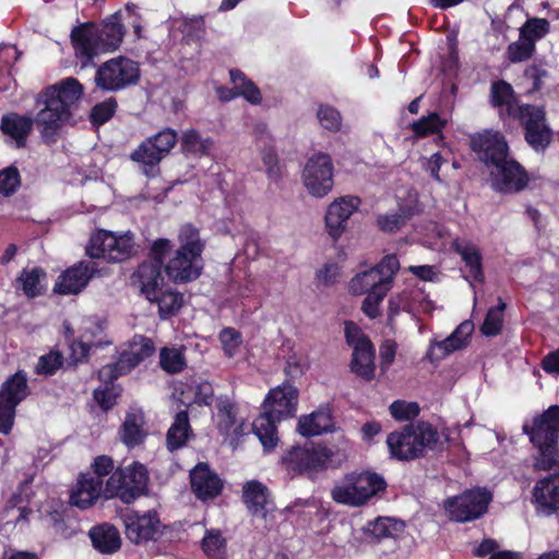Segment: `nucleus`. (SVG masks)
Masks as SVG:
<instances>
[{
  "label": "nucleus",
  "instance_id": "f257e3e1",
  "mask_svg": "<svg viewBox=\"0 0 559 559\" xmlns=\"http://www.w3.org/2000/svg\"><path fill=\"white\" fill-rule=\"evenodd\" d=\"M177 240V248L168 238L152 241L147 259L134 273L141 293L150 302L157 304L162 320L176 316L183 306V294L170 288L163 290L162 271L171 283L181 285L197 281L204 269L202 254L206 242L200 229L192 223H186L179 228Z\"/></svg>",
  "mask_w": 559,
  "mask_h": 559
},
{
  "label": "nucleus",
  "instance_id": "f03ea898",
  "mask_svg": "<svg viewBox=\"0 0 559 559\" xmlns=\"http://www.w3.org/2000/svg\"><path fill=\"white\" fill-rule=\"evenodd\" d=\"M83 94L84 87L75 78H67L38 94L36 103L43 104L44 108L36 116V124L45 143L57 141L59 130L72 117V106Z\"/></svg>",
  "mask_w": 559,
  "mask_h": 559
},
{
  "label": "nucleus",
  "instance_id": "7ed1b4c3",
  "mask_svg": "<svg viewBox=\"0 0 559 559\" xmlns=\"http://www.w3.org/2000/svg\"><path fill=\"white\" fill-rule=\"evenodd\" d=\"M535 453L532 466L536 472L559 471V405H550L522 427Z\"/></svg>",
  "mask_w": 559,
  "mask_h": 559
},
{
  "label": "nucleus",
  "instance_id": "20e7f679",
  "mask_svg": "<svg viewBox=\"0 0 559 559\" xmlns=\"http://www.w3.org/2000/svg\"><path fill=\"white\" fill-rule=\"evenodd\" d=\"M298 389L285 381L271 389L262 404L263 412L254 419L252 430L265 451H272L278 443L277 424L294 417L298 405Z\"/></svg>",
  "mask_w": 559,
  "mask_h": 559
},
{
  "label": "nucleus",
  "instance_id": "39448f33",
  "mask_svg": "<svg viewBox=\"0 0 559 559\" xmlns=\"http://www.w3.org/2000/svg\"><path fill=\"white\" fill-rule=\"evenodd\" d=\"M438 429L427 420H417L394 430L386 437L392 457L397 461H414L426 456L439 443Z\"/></svg>",
  "mask_w": 559,
  "mask_h": 559
},
{
  "label": "nucleus",
  "instance_id": "423d86ee",
  "mask_svg": "<svg viewBox=\"0 0 559 559\" xmlns=\"http://www.w3.org/2000/svg\"><path fill=\"white\" fill-rule=\"evenodd\" d=\"M344 459L345 455L338 449L311 443L310 447L293 445L287 449L281 456L280 465L294 477L337 467Z\"/></svg>",
  "mask_w": 559,
  "mask_h": 559
},
{
  "label": "nucleus",
  "instance_id": "0eeeda50",
  "mask_svg": "<svg viewBox=\"0 0 559 559\" xmlns=\"http://www.w3.org/2000/svg\"><path fill=\"white\" fill-rule=\"evenodd\" d=\"M386 487L384 477L376 472H352L332 488L331 497L338 504L362 507L373 497L385 492Z\"/></svg>",
  "mask_w": 559,
  "mask_h": 559
},
{
  "label": "nucleus",
  "instance_id": "6e6552de",
  "mask_svg": "<svg viewBox=\"0 0 559 559\" xmlns=\"http://www.w3.org/2000/svg\"><path fill=\"white\" fill-rule=\"evenodd\" d=\"M150 474L146 466L133 461L127 466H119L108 477L104 486V498L119 499L124 504H131L147 493Z\"/></svg>",
  "mask_w": 559,
  "mask_h": 559
},
{
  "label": "nucleus",
  "instance_id": "1a4fd4ad",
  "mask_svg": "<svg viewBox=\"0 0 559 559\" xmlns=\"http://www.w3.org/2000/svg\"><path fill=\"white\" fill-rule=\"evenodd\" d=\"M346 344L353 348L350 370L358 378L369 382L374 379L376 348L370 337L354 321H345Z\"/></svg>",
  "mask_w": 559,
  "mask_h": 559
},
{
  "label": "nucleus",
  "instance_id": "9d476101",
  "mask_svg": "<svg viewBox=\"0 0 559 559\" xmlns=\"http://www.w3.org/2000/svg\"><path fill=\"white\" fill-rule=\"evenodd\" d=\"M139 63L123 56L102 63L95 73V85L103 92H119L140 81Z\"/></svg>",
  "mask_w": 559,
  "mask_h": 559
},
{
  "label": "nucleus",
  "instance_id": "9b49d317",
  "mask_svg": "<svg viewBox=\"0 0 559 559\" xmlns=\"http://www.w3.org/2000/svg\"><path fill=\"white\" fill-rule=\"evenodd\" d=\"M177 141V132L165 128L141 142L131 153L130 158L142 164L146 177H154L159 173V163L170 153Z\"/></svg>",
  "mask_w": 559,
  "mask_h": 559
},
{
  "label": "nucleus",
  "instance_id": "f8f14e48",
  "mask_svg": "<svg viewBox=\"0 0 559 559\" xmlns=\"http://www.w3.org/2000/svg\"><path fill=\"white\" fill-rule=\"evenodd\" d=\"M134 253V237L130 231L117 236L115 233L99 229L93 234L86 246L91 259H105L108 262H123Z\"/></svg>",
  "mask_w": 559,
  "mask_h": 559
},
{
  "label": "nucleus",
  "instance_id": "ddd939ff",
  "mask_svg": "<svg viewBox=\"0 0 559 559\" xmlns=\"http://www.w3.org/2000/svg\"><path fill=\"white\" fill-rule=\"evenodd\" d=\"M491 501L492 493L487 488L476 487L448 498L443 508L452 521L466 523L486 514Z\"/></svg>",
  "mask_w": 559,
  "mask_h": 559
},
{
  "label": "nucleus",
  "instance_id": "4468645a",
  "mask_svg": "<svg viewBox=\"0 0 559 559\" xmlns=\"http://www.w3.org/2000/svg\"><path fill=\"white\" fill-rule=\"evenodd\" d=\"M155 350L152 338L142 334H135L128 342V349L120 352L116 361L103 366L102 377L108 381L117 380L130 373L145 359L152 357Z\"/></svg>",
  "mask_w": 559,
  "mask_h": 559
},
{
  "label": "nucleus",
  "instance_id": "2eb2a0df",
  "mask_svg": "<svg viewBox=\"0 0 559 559\" xmlns=\"http://www.w3.org/2000/svg\"><path fill=\"white\" fill-rule=\"evenodd\" d=\"M520 124L526 143L535 151H545L552 140V131L546 122L543 107L524 104L521 108Z\"/></svg>",
  "mask_w": 559,
  "mask_h": 559
},
{
  "label": "nucleus",
  "instance_id": "dca6fc26",
  "mask_svg": "<svg viewBox=\"0 0 559 559\" xmlns=\"http://www.w3.org/2000/svg\"><path fill=\"white\" fill-rule=\"evenodd\" d=\"M333 163L329 154H313L302 170L304 185L308 192L316 198H323L334 186Z\"/></svg>",
  "mask_w": 559,
  "mask_h": 559
},
{
  "label": "nucleus",
  "instance_id": "f3484780",
  "mask_svg": "<svg viewBox=\"0 0 559 559\" xmlns=\"http://www.w3.org/2000/svg\"><path fill=\"white\" fill-rule=\"evenodd\" d=\"M75 58L81 67L94 66V59L105 52L98 24L84 22L74 26L70 34Z\"/></svg>",
  "mask_w": 559,
  "mask_h": 559
},
{
  "label": "nucleus",
  "instance_id": "a211bd4d",
  "mask_svg": "<svg viewBox=\"0 0 559 559\" xmlns=\"http://www.w3.org/2000/svg\"><path fill=\"white\" fill-rule=\"evenodd\" d=\"M491 187L501 193H518L523 191L530 181L525 168L515 159L504 162L489 170Z\"/></svg>",
  "mask_w": 559,
  "mask_h": 559
},
{
  "label": "nucleus",
  "instance_id": "6ab92c4d",
  "mask_svg": "<svg viewBox=\"0 0 559 559\" xmlns=\"http://www.w3.org/2000/svg\"><path fill=\"white\" fill-rule=\"evenodd\" d=\"M96 275H99L96 262L79 261L61 272L55 283L53 292L59 295H78Z\"/></svg>",
  "mask_w": 559,
  "mask_h": 559
},
{
  "label": "nucleus",
  "instance_id": "aec40b11",
  "mask_svg": "<svg viewBox=\"0 0 559 559\" xmlns=\"http://www.w3.org/2000/svg\"><path fill=\"white\" fill-rule=\"evenodd\" d=\"M471 148L489 170L509 158L508 142L499 132H485L472 136Z\"/></svg>",
  "mask_w": 559,
  "mask_h": 559
},
{
  "label": "nucleus",
  "instance_id": "412c9836",
  "mask_svg": "<svg viewBox=\"0 0 559 559\" xmlns=\"http://www.w3.org/2000/svg\"><path fill=\"white\" fill-rule=\"evenodd\" d=\"M123 523L127 538L135 545L156 540L157 536L162 534V523L155 510L143 514L131 511L123 516Z\"/></svg>",
  "mask_w": 559,
  "mask_h": 559
},
{
  "label": "nucleus",
  "instance_id": "4be33fe9",
  "mask_svg": "<svg viewBox=\"0 0 559 559\" xmlns=\"http://www.w3.org/2000/svg\"><path fill=\"white\" fill-rule=\"evenodd\" d=\"M189 477L191 491L200 501L213 500L223 491V479L211 468L207 462L197 463L190 471Z\"/></svg>",
  "mask_w": 559,
  "mask_h": 559
},
{
  "label": "nucleus",
  "instance_id": "5701e85b",
  "mask_svg": "<svg viewBox=\"0 0 559 559\" xmlns=\"http://www.w3.org/2000/svg\"><path fill=\"white\" fill-rule=\"evenodd\" d=\"M451 250L461 257L466 274L463 278L469 284H483L485 271L480 248L468 239L456 237L450 243Z\"/></svg>",
  "mask_w": 559,
  "mask_h": 559
},
{
  "label": "nucleus",
  "instance_id": "b1692460",
  "mask_svg": "<svg viewBox=\"0 0 559 559\" xmlns=\"http://www.w3.org/2000/svg\"><path fill=\"white\" fill-rule=\"evenodd\" d=\"M532 503L539 515L550 516L559 511V474L538 479L532 490Z\"/></svg>",
  "mask_w": 559,
  "mask_h": 559
},
{
  "label": "nucleus",
  "instance_id": "393cba45",
  "mask_svg": "<svg viewBox=\"0 0 559 559\" xmlns=\"http://www.w3.org/2000/svg\"><path fill=\"white\" fill-rule=\"evenodd\" d=\"M360 199L357 197H343L331 203L325 213V228L329 236L338 240L347 227L349 217L357 211Z\"/></svg>",
  "mask_w": 559,
  "mask_h": 559
},
{
  "label": "nucleus",
  "instance_id": "a878e982",
  "mask_svg": "<svg viewBox=\"0 0 559 559\" xmlns=\"http://www.w3.org/2000/svg\"><path fill=\"white\" fill-rule=\"evenodd\" d=\"M34 123H36V118L10 111L2 115L0 131L5 136L7 144H13L15 148H24L34 129Z\"/></svg>",
  "mask_w": 559,
  "mask_h": 559
},
{
  "label": "nucleus",
  "instance_id": "bb28decb",
  "mask_svg": "<svg viewBox=\"0 0 559 559\" xmlns=\"http://www.w3.org/2000/svg\"><path fill=\"white\" fill-rule=\"evenodd\" d=\"M104 481L100 478H93L90 474H80L76 484L71 491L70 502L81 510L88 509L104 497Z\"/></svg>",
  "mask_w": 559,
  "mask_h": 559
},
{
  "label": "nucleus",
  "instance_id": "cd10ccee",
  "mask_svg": "<svg viewBox=\"0 0 559 559\" xmlns=\"http://www.w3.org/2000/svg\"><path fill=\"white\" fill-rule=\"evenodd\" d=\"M31 393L26 372L17 370L2 382L0 386V402L11 407H17Z\"/></svg>",
  "mask_w": 559,
  "mask_h": 559
},
{
  "label": "nucleus",
  "instance_id": "c85d7f7f",
  "mask_svg": "<svg viewBox=\"0 0 559 559\" xmlns=\"http://www.w3.org/2000/svg\"><path fill=\"white\" fill-rule=\"evenodd\" d=\"M93 547L100 554L111 555L121 547L119 531L111 524L93 526L88 532Z\"/></svg>",
  "mask_w": 559,
  "mask_h": 559
},
{
  "label": "nucleus",
  "instance_id": "c756f323",
  "mask_svg": "<svg viewBox=\"0 0 559 559\" xmlns=\"http://www.w3.org/2000/svg\"><path fill=\"white\" fill-rule=\"evenodd\" d=\"M105 52L118 49L123 40L126 28L122 24L121 11L109 15L98 24Z\"/></svg>",
  "mask_w": 559,
  "mask_h": 559
},
{
  "label": "nucleus",
  "instance_id": "7c9ffc66",
  "mask_svg": "<svg viewBox=\"0 0 559 559\" xmlns=\"http://www.w3.org/2000/svg\"><path fill=\"white\" fill-rule=\"evenodd\" d=\"M46 271L40 266L23 269L16 277V289H21L28 299L43 296L46 293Z\"/></svg>",
  "mask_w": 559,
  "mask_h": 559
},
{
  "label": "nucleus",
  "instance_id": "2f4dec72",
  "mask_svg": "<svg viewBox=\"0 0 559 559\" xmlns=\"http://www.w3.org/2000/svg\"><path fill=\"white\" fill-rule=\"evenodd\" d=\"M269 489L259 480L247 481L242 489V501L252 515L266 514Z\"/></svg>",
  "mask_w": 559,
  "mask_h": 559
},
{
  "label": "nucleus",
  "instance_id": "473e14b6",
  "mask_svg": "<svg viewBox=\"0 0 559 559\" xmlns=\"http://www.w3.org/2000/svg\"><path fill=\"white\" fill-rule=\"evenodd\" d=\"M404 528L405 524L403 521L379 516L367 523L365 533L377 542H380L385 538H396Z\"/></svg>",
  "mask_w": 559,
  "mask_h": 559
},
{
  "label": "nucleus",
  "instance_id": "72a5a7b5",
  "mask_svg": "<svg viewBox=\"0 0 559 559\" xmlns=\"http://www.w3.org/2000/svg\"><path fill=\"white\" fill-rule=\"evenodd\" d=\"M192 432L189 423L188 411H180L176 414L175 420L167 431V448L174 452L182 448Z\"/></svg>",
  "mask_w": 559,
  "mask_h": 559
},
{
  "label": "nucleus",
  "instance_id": "f704fd0d",
  "mask_svg": "<svg viewBox=\"0 0 559 559\" xmlns=\"http://www.w3.org/2000/svg\"><path fill=\"white\" fill-rule=\"evenodd\" d=\"M332 426L331 415L322 409L301 416L298 420V431L304 437L320 436Z\"/></svg>",
  "mask_w": 559,
  "mask_h": 559
},
{
  "label": "nucleus",
  "instance_id": "c9c22d12",
  "mask_svg": "<svg viewBox=\"0 0 559 559\" xmlns=\"http://www.w3.org/2000/svg\"><path fill=\"white\" fill-rule=\"evenodd\" d=\"M102 372L103 367L98 371V379L104 383V386L96 388L93 391V399L104 413H108L117 405L122 388L119 384H115L116 380L108 381L104 379Z\"/></svg>",
  "mask_w": 559,
  "mask_h": 559
},
{
  "label": "nucleus",
  "instance_id": "e433bc0d",
  "mask_svg": "<svg viewBox=\"0 0 559 559\" xmlns=\"http://www.w3.org/2000/svg\"><path fill=\"white\" fill-rule=\"evenodd\" d=\"M229 76L239 96L243 97L251 105L261 104L262 94L260 88L243 71L240 69H230Z\"/></svg>",
  "mask_w": 559,
  "mask_h": 559
},
{
  "label": "nucleus",
  "instance_id": "4c0bfd02",
  "mask_svg": "<svg viewBox=\"0 0 559 559\" xmlns=\"http://www.w3.org/2000/svg\"><path fill=\"white\" fill-rule=\"evenodd\" d=\"M106 321L97 317L84 321L80 336L94 348H104L112 342L106 335Z\"/></svg>",
  "mask_w": 559,
  "mask_h": 559
},
{
  "label": "nucleus",
  "instance_id": "58836bf2",
  "mask_svg": "<svg viewBox=\"0 0 559 559\" xmlns=\"http://www.w3.org/2000/svg\"><path fill=\"white\" fill-rule=\"evenodd\" d=\"M23 501L21 493H13L7 501L3 511L2 519L7 520L5 524H28L31 515L34 513L29 506H20Z\"/></svg>",
  "mask_w": 559,
  "mask_h": 559
},
{
  "label": "nucleus",
  "instance_id": "ea45409f",
  "mask_svg": "<svg viewBox=\"0 0 559 559\" xmlns=\"http://www.w3.org/2000/svg\"><path fill=\"white\" fill-rule=\"evenodd\" d=\"M213 144L214 142L210 136L202 138L195 129L183 131L180 139L181 150L186 154L206 156L210 154Z\"/></svg>",
  "mask_w": 559,
  "mask_h": 559
},
{
  "label": "nucleus",
  "instance_id": "a19ab883",
  "mask_svg": "<svg viewBox=\"0 0 559 559\" xmlns=\"http://www.w3.org/2000/svg\"><path fill=\"white\" fill-rule=\"evenodd\" d=\"M201 549L209 559H226L227 540L219 530H206Z\"/></svg>",
  "mask_w": 559,
  "mask_h": 559
},
{
  "label": "nucleus",
  "instance_id": "79ce46f5",
  "mask_svg": "<svg viewBox=\"0 0 559 559\" xmlns=\"http://www.w3.org/2000/svg\"><path fill=\"white\" fill-rule=\"evenodd\" d=\"M447 126V120L438 112H430L411 124L414 135L418 139L426 138L431 134H441Z\"/></svg>",
  "mask_w": 559,
  "mask_h": 559
},
{
  "label": "nucleus",
  "instance_id": "37998d69",
  "mask_svg": "<svg viewBox=\"0 0 559 559\" xmlns=\"http://www.w3.org/2000/svg\"><path fill=\"white\" fill-rule=\"evenodd\" d=\"M550 33V22L544 17H528L519 28L521 39L536 46V43Z\"/></svg>",
  "mask_w": 559,
  "mask_h": 559
},
{
  "label": "nucleus",
  "instance_id": "c03bdc74",
  "mask_svg": "<svg viewBox=\"0 0 559 559\" xmlns=\"http://www.w3.org/2000/svg\"><path fill=\"white\" fill-rule=\"evenodd\" d=\"M119 433L121 441L129 449L142 444L147 436L142 426L136 423V417L132 414L127 415Z\"/></svg>",
  "mask_w": 559,
  "mask_h": 559
},
{
  "label": "nucleus",
  "instance_id": "a18cd8bd",
  "mask_svg": "<svg viewBox=\"0 0 559 559\" xmlns=\"http://www.w3.org/2000/svg\"><path fill=\"white\" fill-rule=\"evenodd\" d=\"M378 286H385L379 277V272L372 267L356 274L349 283V292L354 295H364Z\"/></svg>",
  "mask_w": 559,
  "mask_h": 559
},
{
  "label": "nucleus",
  "instance_id": "49530a36",
  "mask_svg": "<svg viewBox=\"0 0 559 559\" xmlns=\"http://www.w3.org/2000/svg\"><path fill=\"white\" fill-rule=\"evenodd\" d=\"M465 346V341H457L454 335H449L443 341L432 342L426 353V358L431 362H437Z\"/></svg>",
  "mask_w": 559,
  "mask_h": 559
},
{
  "label": "nucleus",
  "instance_id": "de8ad7c7",
  "mask_svg": "<svg viewBox=\"0 0 559 559\" xmlns=\"http://www.w3.org/2000/svg\"><path fill=\"white\" fill-rule=\"evenodd\" d=\"M506 302L499 298L498 305L491 307L485 317V320L480 326V331L486 336H496L500 334L503 325V311L506 309Z\"/></svg>",
  "mask_w": 559,
  "mask_h": 559
},
{
  "label": "nucleus",
  "instance_id": "09e8293b",
  "mask_svg": "<svg viewBox=\"0 0 559 559\" xmlns=\"http://www.w3.org/2000/svg\"><path fill=\"white\" fill-rule=\"evenodd\" d=\"M413 215L412 209L400 207V212L392 214L379 215L377 224L380 230L386 234H393L400 230Z\"/></svg>",
  "mask_w": 559,
  "mask_h": 559
},
{
  "label": "nucleus",
  "instance_id": "8fccbe9b",
  "mask_svg": "<svg viewBox=\"0 0 559 559\" xmlns=\"http://www.w3.org/2000/svg\"><path fill=\"white\" fill-rule=\"evenodd\" d=\"M159 365L167 373L176 374L187 367V361L180 349L163 347L159 353Z\"/></svg>",
  "mask_w": 559,
  "mask_h": 559
},
{
  "label": "nucleus",
  "instance_id": "3c124183",
  "mask_svg": "<svg viewBox=\"0 0 559 559\" xmlns=\"http://www.w3.org/2000/svg\"><path fill=\"white\" fill-rule=\"evenodd\" d=\"M118 102L115 97H108L105 100L95 104L90 112V122L93 127H100L108 122L116 114Z\"/></svg>",
  "mask_w": 559,
  "mask_h": 559
},
{
  "label": "nucleus",
  "instance_id": "603ef678",
  "mask_svg": "<svg viewBox=\"0 0 559 559\" xmlns=\"http://www.w3.org/2000/svg\"><path fill=\"white\" fill-rule=\"evenodd\" d=\"M216 408L219 418L218 429L228 433L236 424V406L227 396H219Z\"/></svg>",
  "mask_w": 559,
  "mask_h": 559
},
{
  "label": "nucleus",
  "instance_id": "864d4df0",
  "mask_svg": "<svg viewBox=\"0 0 559 559\" xmlns=\"http://www.w3.org/2000/svg\"><path fill=\"white\" fill-rule=\"evenodd\" d=\"M390 289L386 286H378L373 290L366 293L367 296L362 301L361 311L370 319L380 317V305Z\"/></svg>",
  "mask_w": 559,
  "mask_h": 559
},
{
  "label": "nucleus",
  "instance_id": "5fc2aeb1",
  "mask_svg": "<svg viewBox=\"0 0 559 559\" xmlns=\"http://www.w3.org/2000/svg\"><path fill=\"white\" fill-rule=\"evenodd\" d=\"M536 52V46L527 40L519 39L507 47V59L511 63H520L530 60Z\"/></svg>",
  "mask_w": 559,
  "mask_h": 559
},
{
  "label": "nucleus",
  "instance_id": "6e6d98bb",
  "mask_svg": "<svg viewBox=\"0 0 559 559\" xmlns=\"http://www.w3.org/2000/svg\"><path fill=\"white\" fill-rule=\"evenodd\" d=\"M318 120L325 130L337 132L342 127L341 112L333 106L320 104L317 111Z\"/></svg>",
  "mask_w": 559,
  "mask_h": 559
},
{
  "label": "nucleus",
  "instance_id": "4d7b16f0",
  "mask_svg": "<svg viewBox=\"0 0 559 559\" xmlns=\"http://www.w3.org/2000/svg\"><path fill=\"white\" fill-rule=\"evenodd\" d=\"M523 76L531 82L526 94L534 95L542 91L544 80L549 76V72L542 63L534 62L525 68Z\"/></svg>",
  "mask_w": 559,
  "mask_h": 559
},
{
  "label": "nucleus",
  "instance_id": "13d9d810",
  "mask_svg": "<svg viewBox=\"0 0 559 559\" xmlns=\"http://www.w3.org/2000/svg\"><path fill=\"white\" fill-rule=\"evenodd\" d=\"M63 365V356L60 352L51 350L39 357L35 372L40 376H53Z\"/></svg>",
  "mask_w": 559,
  "mask_h": 559
},
{
  "label": "nucleus",
  "instance_id": "bf43d9fd",
  "mask_svg": "<svg viewBox=\"0 0 559 559\" xmlns=\"http://www.w3.org/2000/svg\"><path fill=\"white\" fill-rule=\"evenodd\" d=\"M490 103L493 107H503L514 99V90L504 80L495 81L490 87Z\"/></svg>",
  "mask_w": 559,
  "mask_h": 559
},
{
  "label": "nucleus",
  "instance_id": "052dcab7",
  "mask_svg": "<svg viewBox=\"0 0 559 559\" xmlns=\"http://www.w3.org/2000/svg\"><path fill=\"white\" fill-rule=\"evenodd\" d=\"M392 417L399 421L414 420L420 413V407L416 402L394 401L390 405Z\"/></svg>",
  "mask_w": 559,
  "mask_h": 559
},
{
  "label": "nucleus",
  "instance_id": "680f3d73",
  "mask_svg": "<svg viewBox=\"0 0 559 559\" xmlns=\"http://www.w3.org/2000/svg\"><path fill=\"white\" fill-rule=\"evenodd\" d=\"M21 186V176L15 166H9L0 170V193L12 195Z\"/></svg>",
  "mask_w": 559,
  "mask_h": 559
},
{
  "label": "nucleus",
  "instance_id": "e2e57ef3",
  "mask_svg": "<svg viewBox=\"0 0 559 559\" xmlns=\"http://www.w3.org/2000/svg\"><path fill=\"white\" fill-rule=\"evenodd\" d=\"M379 272L381 282L389 288L392 287V282L395 273L399 270V260L395 255H385L380 263L372 267Z\"/></svg>",
  "mask_w": 559,
  "mask_h": 559
},
{
  "label": "nucleus",
  "instance_id": "0e129e2a",
  "mask_svg": "<svg viewBox=\"0 0 559 559\" xmlns=\"http://www.w3.org/2000/svg\"><path fill=\"white\" fill-rule=\"evenodd\" d=\"M194 397L193 403L199 406H211L214 402V389L211 382L202 380L191 385Z\"/></svg>",
  "mask_w": 559,
  "mask_h": 559
},
{
  "label": "nucleus",
  "instance_id": "69168bd1",
  "mask_svg": "<svg viewBox=\"0 0 559 559\" xmlns=\"http://www.w3.org/2000/svg\"><path fill=\"white\" fill-rule=\"evenodd\" d=\"M92 471L95 474L93 478L103 479L105 476H110L115 472V462L109 455H98L96 456L92 464Z\"/></svg>",
  "mask_w": 559,
  "mask_h": 559
},
{
  "label": "nucleus",
  "instance_id": "338daca9",
  "mask_svg": "<svg viewBox=\"0 0 559 559\" xmlns=\"http://www.w3.org/2000/svg\"><path fill=\"white\" fill-rule=\"evenodd\" d=\"M397 344L393 340H385L380 345V369L382 372L388 371L395 359Z\"/></svg>",
  "mask_w": 559,
  "mask_h": 559
},
{
  "label": "nucleus",
  "instance_id": "774afa93",
  "mask_svg": "<svg viewBox=\"0 0 559 559\" xmlns=\"http://www.w3.org/2000/svg\"><path fill=\"white\" fill-rule=\"evenodd\" d=\"M16 407L0 402V433L9 435L13 428Z\"/></svg>",
  "mask_w": 559,
  "mask_h": 559
}]
</instances>
